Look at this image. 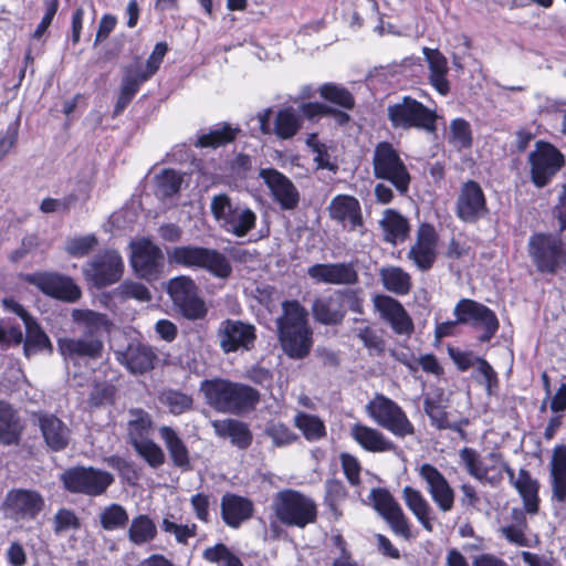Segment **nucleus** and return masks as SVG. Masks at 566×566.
Instances as JSON below:
<instances>
[{
	"label": "nucleus",
	"mask_w": 566,
	"mask_h": 566,
	"mask_svg": "<svg viewBox=\"0 0 566 566\" xmlns=\"http://www.w3.org/2000/svg\"><path fill=\"white\" fill-rule=\"evenodd\" d=\"M283 314L276 319L277 339L283 353L294 360L305 359L314 345L308 313L297 300L282 303Z\"/></svg>",
	"instance_id": "obj_1"
},
{
	"label": "nucleus",
	"mask_w": 566,
	"mask_h": 566,
	"mask_svg": "<svg viewBox=\"0 0 566 566\" xmlns=\"http://www.w3.org/2000/svg\"><path fill=\"white\" fill-rule=\"evenodd\" d=\"M207 403L218 412L245 415L261 401L258 389L228 378L205 379L200 385Z\"/></svg>",
	"instance_id": "obj_2"
},
{
	"label": "nucleus",
	"mask_w": 566,
	"mask_h": 566,
	"mask_svg": "<svg viewBox=\"0 0 566 566\" xmlns=\"http://www.w3.org/2000/svg\"><path fill=\"white\" fill-rule=\"evenodd\" d=\"M455 321L438 323L434 328V337L441 340L454 335L458 324H471L473 328H482L479 336L480 343L490 342L500 328L499 318L493 310L471 298H461L454 306Z\"/></svg>",
	"instance_id": "obj_3"
},
{
	"label": "nucleus",
	"mask_w": 566,
	"mask_h": 566,
	"mask_svg": "<svg viewBox=\"0 0 566 566\" xmlns=\"http://www.w3.org/2000/svg\"><path fill=\"white\" fill-rule=\"evenodd\" d=\"M166 253L172 266L203 270L220 280H227L232 274L230 260L217 249L187 244L171 247Z\"/></svg>",
	"instance_id": "obj_4"
},
{
	"label": "nucleus",
	"mask_w": 566,
	"mask_h": 566,
	"mask_svg": "<svg viewBox=\"0 0 566 566\" xmlns=\"http://www.w3.org/2000/svg\"><path fill=\"white\" fill-rule=\"evenodd\" d=\"M314 321L325 326L343 325L348 312L364 314V297L357 289H336L316 296L311 306Z\"/></svg>",
	"instance_id": "obj_5"
},
{
	"label": "nucleus",
	"mask_w": 566,
	"mask_h": 566,
	"mask_svg": "<svg viewBox=\"0 0 566 566\" xmlns=\"http://www.w3.org/2000/svg\"><path fill=\"white\" fill-rule=\"evenodd\" d=\"M272 511L282 525L301 530L316 523L318 517L315 501L294 489L279 491L273 497Z\"/></svg>",
	"instance_id": "obj_6"
},
{
	"label": "nucleus",
	"mask_w": 566,
	"mask_h": 566,
	"mask_svg": "<svg viewBox=\"0 0 566 566\" xmlns=\"http://www.w3.org/2000/svg\"><path fill=\"white\" fill-rule=\"evenodd\" d=\"M84 322L86 329L82 337L59 339L60 353L67 359L87 358L96 360L103 356L102 333L108 325L106 315L88 311L85 314Z\"/></svg>",
	"instance_id": "obj_7"
},
{
	"label": "nucleus",
	"mask_w": 566,
	"mask_h": 566,
	"mask_svg": "<svg viewBox=\"0 0 566 566\" xmlns=\"http://www.w3.org/2000/svg\"><path fill=\"white\" fill-rule=\"evenodd\" d=\"M387 119L395 130H437L436 111L410 95H405L387 106Z\"/></svg>",
	"instance_id": "obj_8"
},
{
	"label": "nucleus",
	"mask_w": 566,
	"mask_h": 566,
	"mask_svg": "<svg viewBox=\"0 0 566 566\" xmlns=\"http://www.w3.org/2000/svg\"><path fill=\"white\" fill-rule=\"evenodd\" d=\"M371 165L376 179L389 182L400 196L409 192L411 174L399 150L390 142L381 140L376 144Z\"/></svg>",
	"instance_id": "obj_9"
},
{
	"label": "nucleus",
	"mask_w": 566,
	"mask_h": 566,
	"mask_svg": "<svg viewBox=\"0 0 566 566\" xmlns=\"http://www.w3.org/2000/svg\"><path fill=\"white\" fill-rule=\"evenodd\" d=\"M459 457L468 474L478 481L496 488L502 483L503 473H505L512 486L516 482L517 476L514 469L499 451L488 453L486 459L492 462L491 465H483L480 453L470 447L462 448L459 451Z\"/></svg>",
	"instance_id": "obj_10"
},
{
	"label": "nucleus",
	"mask_w": 566,
	"mask_h": 566,
	"mask_svg": "<svg viewBox=\"0 0 566 566\" xmlns=\"http://www.w3.org/2000/svg\"><path fill=\"white\" fill-rule=\"evenodd\" d=\"M528 254L541 274L554 275L566 269V243L559 233L532 234L528 240Z\"/></svg>",
	"instance_id": "obj_11"
},
{
	"label": "nucleus",
	"mask_w": 566,
	"mask_h": 566,
	"mask_svg": "<svg viewBox=\"0 0 566 566\" xmlns=\"http://www.w3.org/2000/svg\"><path fill=\"white\" fill-rule=\"evenodd\" d=\"M368 416L398 439L416 434V427L403 408L384 394H376L366 406Z\"/></svg>",
	"instance_id": "obj_12"
},
{
	"label": "nucleus",
	"mask_w": 566,
	"mask_h": 566,
	"mask_svg": "<svg viewBox=\"0 0 566 566\" xmlns=\"http://www.w3.org/2000/svg\"><path fill=\"white\" fill-rule=\"evenodd\" d=\"M210 211L224 231L239 238L247 235L256 226L255 212L245 206L233 205L227 193L212 197Z\"/></svg>",
	"instance_id": "obj_13"
},
{
	"label": "nucleus",
	"mask_w": 566,
	"mask_h": 566,
	"mask_svg": "<svg viewBox=\"0 0 566 566\" xmlns=\"http://www.w3.org/2000/svg\"><path fill=\"white\" fill-rule=\"evenodd\" d=\"M530 179L538 188L548 186L565 167L564 154L552 143L543 139L535 142L534 149L527 156Z\"/></svg>",
	"instance_id": "obj_14"
},
{
	"label": "nucleus",
	"mask_w": 566,
	"mask_h": 566,
	"mask_svg": "<svg viewBox=\"0 0 566 566\" xmlns=\"http://www.w3.org/2000/svg\"><path fill=\"white\" fill-rule=\"evenodd\" d=\"M174 307L188 321L203 319L208 314L205 300L199 294V287L189 275H178L168 281L166 287Z\"/></svg>",
	"instance_id": "obj_15"
},
{
	"label": "nucleus",
	"mask_w": 566,
	"mask_h": 566,
	"mask_svg": "<svg viewBox=\"0 0 566 566\" xmlns=\"http://www.w3.org/2000/svg\"><path fill=\"white\" fill-rule=\"evenodd\" d=\"M61 481L70 493L99 496L114 483V476L94 467L76 465L66 469Z\"/></svg>",
	"instance_id": "obj_16"
},
{
	"label": "nucleus",
	"mask_w": 566,
	"mask_h": 566,
	"mask_svg": "<svg viewBox=\"0 0 566 566\" xmlns=\"http://www.w3.org/2000/svg\"><path fill=\"white\" fill-rule=\"evenodd\" d=\"M19 280L35 286L42 294L65 303L77 302L82 296L81 287L71 276L52 271L20 273Z\"/></svg>",
	"instance_id": "obj_17"
},
{
	"label": "nucleus",
	"mask_w": 566,
	"mask_h": 566,
	"mask_svg": "<svg viewBox=\"0 0 566 566\" xmlns=\"http://www.w3.org/2000/svg\"><path fill=\"white\" fill-rule=\"evenodd\" d=\"M216 336L223 354L247 353L254 349L258 331L248 321L226 318L220 322Z\"/></svg>",
	"instance_id": "obj_18"
},
{
	"label": "nucleus",
	"mask_w": 566,
	"mask_h": 566,
	"mask_svg": "<svg viewBox=\"0 0 566 566\" xmlns=\"http://www.w3.org/2000/svg\"><path fill=\"white\" fill-rule=\"evenodd\" d=\"M130 265L135 274L147 282L160 279L165 270V255L159 245L143 237L130 243Z\"/></svg>",
	"instance_id": "obj_19"
},
{
	"label": "nucleus",
	"mask_w": 566,
	"mask_h": 566,
	"mask_svg": "<svg viewBox=\"0 0 566 566\" xmlns=\"http://www.w3.org/2000/svg\"><path fill=\"white\" fill-rule=\"evenodd\" d=\"M454 213L461 222L468 224L478 223L489 217L488 198L478 181L469 179L461 184L454 203Z\"/></svg>",
	"instance_id": "obj_20"
},
{
	"label": "nucleus",
	"mask_w": 566,
	"mask_h": 566,
	"mask_svg": "<svg viewBox=\"0 0 566 566\" xmlns=\"http://www.w3.org/2000/svg\"><path fill=\"white\" fill-rule=\"evenodd\" d=\"M45 507V499L35 489L12 488L3 499L1 509L4 515L14 521H33Z\"/></svg>",
	"instance_id": "obj_21"
},
{
	"label": "nucleus",
	"mask_w": 566,
	"mask_h": 566,
	"mask_svg": "<svg viewBox=\"0 0 566 566\" xmlns=\"http://www.w3.org/2000/svg\"><path fill=\"white\" fill-rule=\"evenodd\" d=\"M374 510L388 523L395 535L412 538L411 524L399 503L386 488H374L369 493Z\"/></svg>",
	"instance_id": "obj_22"
},
{
	"label": "nucleus",
	"mask_w": 566,
	"mask_h": 566,
	"mask_svg": "<svg viewBox=\"0 0 566 566\" xmlns=\"http://www.w3.org/2000/svg\"><path fill=\"white\" fill-rule=\"evenodd\" d=\"M83 273L96 289H104L122 279L124 262L116 250H105L87 262Z\"/></svg>",
	"instance_id": "obj_23"
},
{
	"label": "nucleus",
	"mask_w": 566,
	"mask_h": 566,
	"mask_svg": "<svg viewBox=\"0 0 566 566\" xmlns=\"http://www.w3.org/2000/svg\"><path fill=\"white\" fill-rule=\"evenodd\" d=\"M32 421L38 426L46 449L51 452L64 451L72 438L70 427L55 413L49 411H33Z\"/></svg>",
	"instance_id": "obj_24"
},
{
	"label": "nucleus",
	"mask_w": 566,
	"mask_h": 566,
	"mask_svg": "<svg viewBox=\"0 0 566 566\" xmlns=\"http://www.w3.org/2000/svg\"><path fill=\"white\" fill-rule=\"evenodd\" d=\"M438 242L439 234L434 226L429 222H422L417 229L416 241L410 247L407 258L419 271L427 272L436 263Z\"/></svg>",
	"instance_id": "obj_25"
},
{
	"label": "nucleus",
	"mask_w": 566,
	"mask_h": 566,
	"mask_svg": "<svg viewBox=\"0 0 566 566\" xmlns=\"http://www.w3.org/2000/svg\"><path fill=\"white\" fill-rule=\"evenodd\" d=\"M418 472L438 509L450 512L454 507L455 492L443 473L431 463L421 464Z\"/></svg>",
	"instance_id": "obj_26"
},
{
	"label": "nucleus",
	"mask_w": 566,
	"mask_h": 566,
	"mask_svg": "<svg viewBox=\"0 0 566 566\" xmlns=\"http://www.w3.org/2000/svg\"><path fill=\"white\" fill-rule=\"evenodd\" d=\"M308 277L317 284L354 285L359 281L352 262L315 263L307 268Z\"/></svg>",
	"instance_id": "obj_27"
},
{
	"label": "nucleus",
	"mask_w": 566,
	"mask_h": 566,
	"mask_svg": "<svg viewBox=\"0 0 566 566\" xmlns=\"http://www.w3.org/2000/svg\"><path fill=\"white\" fill-rule=\"evenodd\" d=\"M260 177L282 210L291 211L297 208L301 199L300 192L289 177L274 168L262 169Z\"/></svg>",
	"instance_id": "obj_28"
},
{
	"label": "nucleus",
	"mask_w": 566,
	"mask_h": 566,
	"mask_svg": "<svg viewBox=\"0 0 566 566\" xmlns=\"http://www.w3.org/2000/svg\"><path fill=\"white\" fill-rule=\"evenodd\" d=\"M327 210L329 218L348 231H356L365 227L360 202L352 195H336L331 200Z\"/></svg>",
	"instance_id": "obj_29"
},
{
	"label": "nucleus",
	"mask_w": 566,
	"mask_h": 566,
	"mask_svg": "<svg viewBox=\"0 0 566 566\" xmlns=\"http://www.w3.org/2000/svg\"><path fill=\"white\" fill-rule=\"evenodd\" d=\"M374 306L396 334L409 335L413 332L412 318L398 300L389 295L378 294L374 297Z\"/></svg>",
	"instance_id": "obj_30"
},
{
	"label": "nucleus",
	"mask_w": 566,
	"mask_h": 566,
	"mask_svg": "<svg viewBox=\"0 0 566 566\" xmlns=\"http://www.w3.org/2000/svg\"><path fill=\"white\" fill-rule=\"evenodd\" d=\"M255 507L251 499L226 492L220 500V516L222 522L232 530L240 528L243 523L253 517Z\"/></svg>",
	"instance_id": "obj_31"
},
{
	"label": "nucleus",
	"mask_w": 566,
	"mask_h": 566,
	"mask_svg": "<svg viewBox=\"0 0 566 566\" xmlns=\"http://www.w3.org/2000/svg\"><path fill=\"white\" fill-rule=\"evenodd\" d=\"M117 359L130 374L144 375L156 367L158 355L149 344L136 342L118 353Z\"/></svg>",
	"instance_id": "obj_32"
},
{
	"label": "nucleus",
	"mask_w": 566,
	"mask_h": 566,
	"mask_svg": "<svg viewBox=\"0 0 566 566\" xmlns=\"http://www.w3.org/2000/svg\"><path fill=\"white\" fill-rule=\"evenodd\" d=\"M158 432L168 452L172 467L181 470L182 472L190 471L192 469L190 451L177 430L170 426H161L159 427Z\"/></svg>",
	"instance_id": "obj_33"
},
{
	"label": "nucleus",
	"mask_w": 566,
	"mask_h": 566,
	"mask_svg": "<svg viewBox=\"0 0 566 566\" xmlns=\"http://www.w3.org/2000/svg\"><path fill=\"white\" fill-rule=\"evenodd\" d=\"M24 429L18 410L10 402L0 400V443L7 447L18 446Z\"/></svg>",
	"instance_id": "obj_34"
},
{
	"label": "nucleus",
	"mask_w": 566,
	"mask_h": 566,
	"mask_svg": "<svg viewBox=\"0 0 566 566\" xmlns=\"http://www.w3.org/2000/svg\"><path fill=\"white\" fill-rule=\"evenodd\" d=\"M350 436L367 452L381 453L397 449L381 431L363 423H355L350 429Z\"/></svg>",
	"instance_id": "obj_35"
},
{
	"label": "nucleus",
	"mask_w": 566,
	"mask_h": 566,
	"mask_svg": "<svg viewBox=\"0 0 566 566\" xmlns=\"http://www.w3.org/2000/svg\"><path fill=\"white\" fill-rule=\"evenodd\" d=\"M513 488L522 499V510L530 515H536L541 505L539 482L532 476L528 470L521 468Z\"/></svg>",
	"instance_id": "obj_36"
},
{
	"label": "nucleus",
	"mask_w": 566,
	"mask_h": 566,
	"mask_svg": "<svg viewBox=\"0 0 566 566\" xmlns=\"http://www.w3.org/2000/svg\"><path fill=\"white\" fill-rule=\"evenodd\" d=\"M379 226L384 232V241L396 245L410 237L409 220L396 209H386Z\"/></svg>",
	"instance_id": "obj_37"
},
{
	"label": "nucleus",
	"mask_w": 566,
	"mask_h": 566,
	"mask_svg": "<svg viewBox=\"0 0 566 566\" xmlns=\"http://www.w3.org/2000/svg\"><path fill=\"white\" fill-rule=\"evenodd\" d=\"M213 428L220 438H229L231 443L239 449H248L253 441V434L249 426L237 419H224L213 422Z\"/></svg>",
	"instance_id": "obj_38"
},
{
	"label": "nucleus",
	"mask_w": 566,
	"mask_h": 566,
	"mask_svg": "<svg viewBox=\"0 0 566 566\" xmlns=\"http://www.w3.org/2000/svg\"><path fill=\"white\" fill-rule=\"evenodd\" d=\"M551 484L553 496L566 501V446H556L551 460Z\"/></svg>",
	"instance_id": "obj_39"
},
{
	"label": "nucleus",
	"mask_w": 566,
	"mask_h": 566,
	"mask_svg": "<svg viewBox=\"0 0 566 566\" xmlns=\"http://www.w3.org/2000/svg\"><path fill=\"white\" fill-rule=\"evenodd\" d=\"M22 343L23 354L27 358L41 353L49 355L53 353L52 342L36 319L25 325V336Z\"/></svg>",
	"instance_id": "obj_40"
},
{
	"label": "nucleus",
	"mask_w": 566,
	"mask_h": 566,
	"mask_svg": "<svg viewBox=\"0 0 566 566\" xmlns=\"http://www.w3.org/2000/svg\"><path fill=\"white\" fill-rule=\"evenodd\" d=\"M526 514L521 507H513L511 511L512 523L502 526L501 535L511 544L520 547H528L530 539L526 536L528 522Z\"/></svg>",
	"instance_id": "obj_41"
},
{
	"label": "nucleus",
	"mask_w": 566,
	"mask_h": 566,
	"mask_svg": "<svg viewBox=\"0 0 566 566\" xmlns=\"http://www.w3.org/2000/svg\"><path fill=\"white\" fill-rule=\"evenodd\" d=\"M402 497L407 507L417 517L422 527L428 532H432L433 526L430 517L431 506L422 493L419 490L407 485L402 490Z\"/></svg>",
	"instance_id": "obj_42"
},
{
	"label": "nucleus",
	"mask_w": 566,
	"mask_h": 566,
	"mask_svg": "<svg viewBox=\"0 0 566 566\" xmlns=\"http://www.w3.org/2000/svg\"><path fill=\"white\" fill-rule=\"evenodd\" d=\"M129 413L132 419L127 422V439L129 444L134 448L136 444L150 439L149 434L153 420L149 413L140 408L130 409Z\"/></svg>",
	"instance_id": "obj_43"
},
{
	"label": "nucleus",
	"mask_w": 566,
	"mask_h": 566,
	"mask_svg": "<svg viewBox=\"0 0 566 566\" xmlns=\"http://www.w3.org/2000/svg\"><path fill=\"white\" fill-rule=\"evenodd\" d=\"M144 83L145 81H142L139 76L133 73L132 69L125 72L122 78L116 103L113 108V118H116L124 113V111L133 102L134 97L139 92L140 86Z\"/></svg>",
	"instance_id": "obj_44"
},
{
	"label": "nucleus",
	"mask_w": 566,
	"mask_h": 566,
	"mask_svg": "<svg viewBox=\"0 0 566 566\" xmlns=\"http://www.w3.org/2000/svg\"><path fill=\"white\" fill-rule=\"evenodd\" d=\"M293 424L308 442H316L327 436L325 422L313 413L298 411L293 418Z\"/></svg>",
	"instance_id": "obj_45"
},
{
	"label": "nucleus",
	"mask_w": 566,
	"mask_h": 566,
	"mask_svg": "<svg viewBox=\"0 0 566 566\" xmlns=\"http://www.w3.org/2000/svg\"><path fill=\"white\" fill-rule=\"evenodd\" d=\"M241 132L239 127H232L231 124L223 122L210 129L208 133L198 137L197 146L201 148H218L235 140Z\"/></svg>",
	"instance_id": "obj_46"
},
{
	"label": "nucleus",
	"mask_w": 566,
	"mask_h": 566,
	"mask_svg": "<svg viewBox=\"0 0 566 566\" xmlns=\"http://www.w3.org/2000/svg\"><path fill=\"white\" fill-rule=\"evenodd\" d=\"M157 534V526L148 514L133 517L127 532L129 542L137 546L154 541Z\"/></svg>",
	"instance_id": "obj_47"
},
{
	"label": "nucleus",
	"mask_w": 566,
	"mask_h": 566,
	"mask_svg": "<svg viewBox=\"0 0 566 566\" xmlns=\"http://www.w3.org/2000/svg\"><path fill=\"white\" fill-rule=\"evenodd\" d=\"M302 128V119L296 115L293 107L279 109L273 124V134L280 139L293 138Z\"/></svg>",
	"instance_id": "obj_48"
},
{
	"label": "nucleus",
	"mask_w": 566,
	"mask_h": 566,
	"mask_svg": "<svg viewBox=\"0 0 566 566\" xmlns=\"http://www.w3.org/2000/svg\"><path fill=\"white\" fill-rule=\"evenodd\" d=\"M384 287L397 295H407L412 289L411 276L402 268L389 266L380 271Z\"/></svg>",
	"instance_id": "obj_49"
},
{
	"label": "nucleus",
	"mask_w": 566,
	"mask_h": 566,
	"mask_svg": "<svg viewBox=\"0 0 566 566\" xmlns=\"http://www.w3.org/2000/svg\"><path fill=\"white\" fill-rule=\"evenodd\" d=\"M318 94L325 102L345 111H352L356 105L353 93L347 87L336 83L322 84L318 87Z\"/></svg>",
	"instance_id": "obj_50"
},
{
	"label": "nucleus",
	"mask_w": 566,
	"mask_h": 566,
	"mask_svg": "<svg viewBox=\"0 0 566 566\" xmlns=\"http://www.w3.org/2000/svg\"><path fill=\"white\" fill-rule=\"evenodd\" d=\"M443 402V391L440 389L433 396L423 398V411L430 419V423L438 430H446L449 427V413Z\"/></svg>",
	"instance_id": "obj_51"
},
{
	"label": "nucleus",
	"mask_w": 566,
	"mask_h": 566,
	"mask_svg": "<svg viewBox=\"0 0 566 566\" xmlns=\"http://www.w3.org/2000/svg\"><path fill=\"white\" fill-rule=\"evenodd\" d=\"M202 558L210 564H218V566H244L241 558L224 543L206 547L202 552Z\"/></svg>",
	"instance_id": "obj_52"
},
{
	"label": "nucleus",
	"mask_w": 566,
	"mask_h": 566,
	"mask_svg": "<svg viewBox=\"0 0 566 566\" xmlns=\"http://www.w3.org/2000/svg\"><path fill=\"white\" fill-rule=\"evenodd\" d=\"M128 513L124 506L112 503L99 514V523L105 531H115L125 528L128 524Z\"/></svg>",
	"instance_id": "obj_53"
},
{
	"label": "nucleus",
	"mask_w": 566,
	"mask_h": 566,
	"mask_svg": "<svg viewBox=\"0 0 566 566\" xmlns=\"http://www.w3.org/2000/svg\"><path fill=\"white\" fill-rule=\"evenodd\" d=\"M160 401L175 416L191 410L193 406L192 397L177 389L164 390L160 395Z\"/></svg>",
	"instance_id": "obj_54"
},
{
	"label": "nucleus",
	"mask_w": 566,
	"mask_h": 566,
	"mask_svg": "<svg viewBox=\"0 0 566 566\" xmlns=\"http://www.w3.org/2000/svg\"><path fill=\"white\" fill-rule=\"evenodd\" d=\"M264 434L272 440L276 448L286 447L295 443L298 436L284 422L271 421L264 429Z\"/></svg>",
	"instance_id": "obj_55"
},
{
	"label": "nucleus",
	"mask_w": 566,
	"mask_h": 566,
	"mask_svg": "<svg viewBox=\"0 0 566 566\" xmlns=\"http://www.w3.org/2000/svg\"><path fill=\"white\" fill-rule=\"evenodd\" d=\"M449 140L459 149L472 147L473 137L470 123L464 118H454L450 123Z\"/></svg>",
	"instance_id": "obj_56"
},
{
	"label": "nucleus",
	"mask_w": 566,
	"mask_h": 566,
	"mask_svg": "<svg viewBox=\"0 0 566 566\" xmlns=\"http://www.w3.org/2000/svg\"><path fill=\"white\" fill-rule=\"evenodd\" d=\"M168 50H169V48L166 42L163 41V42L156 43L151 54L149 55V57L146 61L145 67L144 69L136 67L135 70H133V73H135L137 76H139L142 81L147 82L159 70Z\"/></svg>",
	"instance_id": "obj_57"
},
{
	"label": "nucleus",
	"mask_w": 566,
	"mask_h": 566,
	"mask_svg": "<svg viewBox=\"0 0 566 566\" xmlns=\"http://www.w3.org/2000/svg\"><path fill=\"white\" fill-rule=\"evenodd\" d=\"M134 450L154 469L160 468L166 462L164 450L153 439L136 444Z\"/></svg>",
	"instance_id": "obj_58"
},
{
	"label": "nucleus",
	"mask_w": 566,
	"mask_h": 566,
	"mask_svg": "<svg viewBox=\"0 0 566 566\" xmlns=\"http://www.w3.org/2000/svg\"><path fill=\"white\" fill-rule=\"evenodd\" d=\"M348 496V491L338 479H328L325 482L324 504L332 511L337 512L338 505Z\"/></svg>",
	"instance_id": "obj_59"
},
{
	"label": "nucleus",
	"mask_w": 566,
	"mask_h": 566,
	"mask_svg": "<svg viewBox=\"0 0 566 566\" xmlns=\"http://www.w3.org/2000/svg\"><path fill=\"white\" fill-rule=\"evenodd\" d=\"M357 337L361 340L369 354L382 356L386 352V340L371 326H365L358 331Z\"/></svg>",
	"instance_id": "obj_60"
},
{
	"label": "nucleus",
	"mask_w": 566,
	"mask_h": 566,
	"mask_svg": "<svg viewBox=\"0 0 566 566\" xmlns=\"http://www.w3.org/2000/svg\"><path fill=\"white\" fill-rule=\"evenodd\" d=\"M340 465L343 473L347 480V482L352 486H358L361 483V464L358 459L347 452H343L339 454Z\"/></svg>",
	"instance_id": "obj_61"
},
{
	"label": "nucleus",
	"mask_w": 566,
	"mask_h": 566,
	"mask_svg": "<svg viewBox=\"0 0 566 566\" xmlns=\"http://www.w3.org/2000/svg\"><path fill=\"white\" fill-rule=\"evenodd\" d=\"M97 243V238L93 233L76 237L67 242L66 252L73 258H83L93 251Z\"/></svg>",
	"instance_id": "obj_62"
},
{
	"label": "nucleus",
	"mask_w": 566,
	"mask_h": 566,
	"mask_svg": "<svg viewBox=\"0 0 566 566\" xmlns=\"http://www.w3.org/2000/svg\"><path fill=\"white\" fill-rule=\"evenodd\" d=\"M81 527V521L74 511L65 507H61L54 514L53 517V530L56 534L66 532L69 530H78Z\"/></svg>",
	"instance_id": "obj_63"
},
{
	"label": "nucleus",
	"mask_w": 566,
	"mask_h": 566,
	"mask_svg": "<svg viewBox=\"0 0 566 566\" xmlns=\"http://www.w3.org/2000/svg\"><path fill=\"white\" fill-rule=\"evenodd\" d=\"M182 178L174 169H165L158 178V187L164 196L172 197L181 189Z\"/></svg>",
	"instance_id": "obj_64"
}]
</instances>
